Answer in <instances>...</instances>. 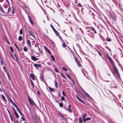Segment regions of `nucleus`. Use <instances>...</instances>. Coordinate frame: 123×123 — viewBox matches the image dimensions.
Listing matches in <instances>:
<instances>
[{"label":"nucleus","instance_id":"58","mask_svg":"<svg viewBox=\"0 0 123 123\" xmlns=\"http://www.w3.org/2000/svg\"><path fill=\"white\" fill-rule=\"evenodd\" d=\"M11 56L12 57H14V56H13V55L12 54H11Z\"/></svg>","mask_w":123,"mask_h":123},{"label":"nucleus","instance_id":"62","mask_svg":"<svg viewBox=\"0 0 123 123\" xmlns=\"http://www.w3.org/2000/svg\"><path fill=\"white\" fill-rule=\"evenodd\" d=\"M24 8H26V9H27V7H26V6H25L24 5Z\"/></svg>","mask_w":123,"mask_h":123},{"label":"nucleus","instance_id":"10","mask_svg":"<svg viewBox=\"0 0 123 123\" xmlns=\"http://www.w3.org/2000/svg\"><path fill=\"white\" fill-rule=\"evenodd\" d=\"M28 32L31 35L34 37H35L33 31H28Z\"/></svg>","mask_w":123,"mask_h":123},{"label":"nucleus","instance_id":"44","mask_svg":"<svg viewBox=\"0 0 123 123\" xmlns=\"http://www.w3.org/2000/svg\"><path fill=\"white\" fill-rule=\"evenodd\" d=\"M16 58V62H17L18 61V57H17V56H15Z\"/></svg>","mask_w":123,"mask_h":123},{"label":"nucleus","instance_id":"22","mask_svg":"<svg viewBox=\"0 0 123 123\" xmlns=\"http://www.w3.org/2000/svg\"><path fill=\"white\" fill-rule=\"evenodd\" d=\"M66 109L69 112H72V110L71 109V108H66Z\"/></svg>","mask_w":123,"mask_h":123},{"label":"nucleus","instance_id":"15","mask_svg":"<svg viewBox=\"0 0 123 123\" xmlns=\"http://www.w3.org/2000/svg\"><path fill=\"white\" fill-rule=\"evenodd\" d=\"M91 118L90 117L86 118H85L83 119V121L85 122L86 121H87L88 120H89L91 119Z\"/></svg>","mask_w":123,"mask_h":123},{"label":"nucleus","instance_id":"5","mask_svg":"<svg viewBox=\"0 0 123 123\" xmlns=\"http://www.w3.org/2000/svg\"><path fill=\"white\" fill-rule=\"evenodd\" d=\"M83 91L84 92L85 95L87 98H89L90 99L92 98L84 90H83Z\"/></svg>","mask_w":123,"mask_h":123},{"label":"nucleus","instance_id":"60","mask_svg":"<svg viewBox=\"0 0 123 123\" xmlns=\"http://www.w3.org/2000/svg\"><path fill=\"white\" fill-rule=\"evenodd\" d=\"M1 63L2 65L3 63L2 62V61L1 60Z\"/></svg>","mask_w":123,"mask_h":123},{"label":"nucleus","instance_id":"2","mask_svg":"<svg viewBox=\"0 0 123 123\" xmlns=\"http://www.w3.org/2000/svg\"><path fill=\"white\" fill-rule=\"evenodd\" d=\"M110 18L112 19L113 21L115 22L117 19L115 14L113 12L111 13L110 14Z\"/></svg>","mask_w":123,"mask_h":123},{"label":"nucleus","instance_id":"56","mask_svg":"<svg viewBox=\"0 0 123 123\" xmlns=\"http://www.w3.org/2000/svg\"><path fill=\"white\" fill-rule=\"evenodd\" d=\"M62 76L63 77V78H64V79H65V76H64V75L63 74H62Z\"/></svg>","mask_w":123,"mask_h":123},{"label":"nucleus","instance_id":"50","mask_svg":"<svg viewBox=\"0 0 123 123\" xmlns=\"http://www.w3.org/2000/svg\"><path fill=\"white\" fill-rule=\"evenodd\" d=\"M21 118L22 119L23 121H25V119L23 117H21Z\"/></svg>","mask_w":123,"mask_h":123},{"label":"nucleus","instance_id":"57","mask_svg":"<svg viewBox=\"0 0 123 123\" xmlns=\"http://www.w3.org/2000/svg\"><path fill=\"white\" fill-rule=\"evenodd\" d=\"M37 48L38 49V50H39V51H40V49L39 47H38Z\"/></svg>","mask_w":123,"mask_h":123},{"label":"nucleus","instance_id":"8","mask_svg":"<svg viewBox=\"0 0 123 123\" xmlns=\"http://www.w3.org/2000/svg\"><path fill=\"white\" fill-rule=\"evenodd\" d=\"M28 18L29 21L32 25H33L34 24L33 23L32 21L31 18L29 15H28Z\"/></svg>","mask_w":123,"mask_h":123},{"label":"nucleus","instance_id":"16","mask_svg":"<svg viewBox=\"0 0 123 123\" xmlns=\"http://www.w3.org/2000/svg\"><path fill=\"white\" fill-rule=\"evenodd\" d=\"M66 75L68 77V78L69 79H71V76L69 74L67 73H66Z\"/></svg>","mask_w":123,"mask_h":123},{"label":"nucleus","instance_id":"54","mask_svg":"<svg viewBox=\"0 0 123 123\" xmlns=\"http://www.w3.org/2000/svg\"><path fill=\"white\" fill-rule=\"evenodd\" d=\"M89 35L91 37H93L94 35L93 34L92 35L90 36L89 34Z\"/></svg>","mask_w":123,"mask_h":123},{"label":"nucleus","instance_id":"35","mask_svg":"<svg viewBox=\"0 0 123 123\" xmlns=\"http://www.w3.org/2000/svg\"><path fill=\"white\" fill-rule=\"evenodd\" d=\"M10 48L12 52H13L14 50L10 46Z\"/></svg>","mask_w":123,"mask_h":123},{"label":"nucleus","instance_id":"23","mask_svg":"<svg viewBox=\"0 0 123 123\" xmlns=\"http://www.w3.org/2000/svg\"><path fill=\"white\" fill-rule=\"evenodd\" d=\"M31 84L32 86V87L33 88L34 87V83H33V81L31 80Z\"/></svg>","mask_w":123,"mask_h":123},{"label":"nucleus","instance_id":"52","mask_svg":"<svg viewBox=\"0 0 123 123\" xmlns=\"http://www.w3.org/2000/svg\"><path fill=\"white\" fill-rule=\"evenodd\" d=\"M98 53L101 56H102V55L101 54V53L99 52H98Z\"/></svg>","mask_w":123,"mask_h":123},{"label":"nucleus","instance_id":"34","mask_svg":"<svg viewBox=\"0 0 123 123\" xmlns=\"http://www.w3.org/2000/svg\"><path fill=\"white\" fill-rule=\"evenodd\" d=\"M62 46L63 47H65L66 46V45L65 43H62Z\"/></svg>","mask_w":123,"mask_h":123},{"label":"nucleus","instance_id":"63","mask_svg":"<svg viewBox=\"0 0 123 123\" xmlns=\"http://www.w3.org/2000/svg\"><path fill=\"white\" fill-rule=\"evenodd\" d=\"M6 74H7V76H9V74H8V73H6Z\"/></svg>","mask_w":123,"mask_h":123},{"label":"nucleus","instance_id":"13","mask_svg":"<svg viewBox=\"0 0 123 123\" xmlns=\"http://www.w3.org/2000/svg\"><path fill=\"white\" fill-rule=\"evenodd\" d=\"M76 97L77 99L80 102H81L83 103H84V102L82 101V99L80 98L79 97L77 96V95H76Z\"/></svg>","mask_w":123,"mask_h":123},{"label":"nucleus","instance_id":"1","mask_svg":"<svg viewBox=\"0 0 123 123\" xmlns=\"http://www.w3.org/2000/svg\"><path fill=\"white\" fill-rule=\"evenodd\" d=\"M113 67V70L115 73L117 74V76L118 78L120 79V76L117 68L115 67V66Z\"/></svg>","mask_w":123,"mask_h":123},{"label":"nucleus","instance_id":"19","mask_svg":"<svg viewBox=\"0 0 123 123\" xmlns=\"http://www.w3.org/2000/svg\"><path fill=\"white\" fill-rule=\"evenodd\" d=\"M23 50L25 52H27V47L25 46L23 47Z\"/></svg>","mask_w":123,"mask_h":123},{"label":"nucleus","instance_id":"33","mask_svg":"<svg viewBox=\"0 0 123 123\" xmlns=\"http://www.w3.org/2000/svg\"><path fill=\"white\" fill-rule=\"evenodd\" d=\"M0 9L1 11L3 13H4V11L3 10V8L2 7H1V8H0Z\"/></svg>","mask_w":123,"mask_h":123},{"label":"nucleus","instance_id":"45","mask_svg":"<svg viewBox=\"0 0 123 123\" xmlns=\"http://www.w3.org/2000/svg\"><path fill=\"white\" fill-rule=\"evenodd\" d=\"M40 79L41 80H42V81H43V77L42 76H40Z\"/></svg>","mask_w":123,"mask_h":123},{"label":"nucleus","instance_id":"28","mask_svg":"<svg viewBox=\"0 0 123 123\" xmlns=\"http://www.w3.org/2000/svg\"><path fill=\"white\" fill-rule=\"evenodd\" d=\"M79 120L80 123H82V119L80 117L79 118Z\"/></svg>","mask_w":123,"mask_h":123},{"label":"nucleus","instance_id":"43","mask_svg":"<svg viewBox=\"0 0 123 123\" xmlns=\"http://www.w3.org/2000/svg\"><path fill=\"white\" fill-rule=\"evenodd\" d=\"M65 98L63 96H62L61 97V99L62 100H65Z\"/></svg>","mask_w":123,"mask_h":123},{"label":"nucleus","instance_id":"14","mask_svg":"<svg viewBox=\"0 0 123 123\" xmlns=\"http://www.w3.org/2000/svg\"><path fill=\"white\" fill-rule=\"evenodd\" d=\"M54 82L55 86L56 87V88H57L58 86V85L56 82V80H54Z\"/></svg>","mask_w":123,"mask_h":123},{"label":"nucleus","instance_id":"30","mask_svg":"<svg viewBox=\"0 0 123 123\" xmlns=\"http://www.w3.org/2000/svg\"><path fill=\"white\" fill-rule=\"evenodd\" d=\"M106 40L108 42H110L111 41V39L109 38H106Z\"/></svg>","mask_w":123,"mask_h":123},{"label":"nucleus","instance_id":"38","mask_svg":"<svg viewBox=\"0 0 123 123\" xmlns=\"http://www.w3.org/2000/svg\"><path fill=\"white\" fill-rule=\"evenodd\" d=\"M46 50L50 54H51L50 51L48 49L46 48Z\"/></svg>","mask_w":123,"mask_h":123},{"label":"nucleus","instance_id":"47","mask_svg":"<svg viewBox=\"0 0 123 123\" xmlns=\"http://www.w3.org/2000/svg\"><path fill=\"white\" fill-rule=\"evenodd\" d=\"M78 6H79L80 7H82V5H81V4L79 3H78Z\"/></svg>","mask_w":123,"mask_h":123},{"label":"nucleus","instance_id":"31","mask_svg":"<svg viewBox=\"0 0 123 123\" xmlns=\"http://www.w3.org/2000/svg\"><path fill=\"white\" fill-rule=\"evenodd\" d=\"M51 58L52 60L53 61H54L55 60V59L54 58V56L53 55L51 56Z\"/></svg>","mask_w":123,"mask_h":123},{"label":"nucleus","instance_id":"21","mask_svg":"<svg viewBox=\"0 0 123 123\" xmlns=\"http://www.w3.org/2000/svg\"><path fill=\"white\" fill-rule=\"evenodd\" d=\"M14 45H15V47H16L17 49L18 52H19V51H20L19 50V49L18 46L15 43H14Z\"/></svg>","mask_w":123,"mask_h":123},{"label":"nucleus","instance_id":"9","mask_svg":"<svg viewBox=\"0 0 123 123\" xmlns=\"http://www.w3.org/2000/svg\"><path fill=\"white\" fill-rule=\"evenodd\" d=\"M13 110L14 111V114H15L16 116V117L17 119H18V118L19 117V115L17 113L15 110L14 108L13 109Z\"/></svg>","mask_w":123,"mask_h":123},{"label":"nucleus","instance_id":"42","mask_svg":"<svg viewBox=\"0 0 123 123\" xmlns=\"http://www.w3.org/2000/svg\"><path fill=\"white\" fill-rule=\"evenodd\" d=\"M12 14H14V9L13 7L12 9Z\"/></svg>","mask_w":123,"mask_h":123},{"label":"nucleus","instance_id":"40","mask_svg":"<svg viewBox=\"0 0 123 123\" xmlns=\"http://www.w3.org/2000/svg\"><path fill=\"white\" fill-rule=\"evenodd\" d=\"M59 105L60 107H62L63 106V104L62 103H59Z\"/></svg>","mask_w":123,"mask_h":123},{"label":"nucleus","instance_id":"20","mask_svg":"<svg viewBox=\"0 0 123 123\" xmlns=\"http://www.w3.org/2000/svg\"><path fill=\"white\" fill-rule=\"evenodd\" d=\"M48 88L49 90L53 92L54 90V89L53 88H52L50 86L48 87Z\"/></svg>","mask_w":123,"mask_h":123},{"label":"nucleus","instance_id":"32","mask_svg":"<svg viewBox=\"0 0 123 123\" xmlns=\"http://www.w3.org/2000/svg\"><path fill=\"white\" fill-rule=\"evenodd\" d=\"M2 98L4 100H6V98H5V97L4 95H2Z\"/></svg>","mask_w":123,"mask_h":123},{"label":"nucleus","instance_id":"27","mask_svg":"<svg viewBox=\"0 0 123 123\" xmlns=\"http://www.w3.org/2000/svg\"><path fill=\"white\" fill-rule=\"evenodd\" d=\"M58 114L60 116V117H62L63 118H64L63 116L59 112H58Z\"/></svg>","mask_w":123,"mask_h":123},{"label":"nucleus","instance_id":"18","mask_svg":"<svg viewBox=\"0 0 123 123\" xmlns=\"http://www.w3.org/2000/svg\"><path fill=\"white\" fill-rule=\"evenodd\" d=\"M91 30L92 31L94 32V33L95 34L97 33V32L95 29L93 27H91Z\"/></svg>","mask_w":123,"mask_h":123},{"label":"nucleus","instance_id":"17","mask_svg":"<svg viewBox=\"0 0 123 123\" xmlns=\"http://www.w3.org/2000/svg\"><path fill=\"white\" fill-rule=\"evenodd\" d=\"M27 45L28 44L30 47H31V44L30 41L28 40H27Z\"/></svg>","mask_w":123,"mask_h":123},{"label":"nucleus","instance_id":"61","mask_svg":"<svg viewBox=\"0 0 123 123\" xmlns=\"http://www.w3.org/2000/svg\"><path fill=\"white\" fill-rule=\"evenodd\" d=\"M0 91L1 92H2V89L1 88H0Z\"/></svg>","mask_w":123,"mask_h":123},{"label":"nucleus","instance_id":"11","mask_svg":"<svg viewBox=\"0 0 123 123\" xmlns=\"http://www.w3.org/2000/svg\"><path fill=\"white\" fill-rule=\"evenodd\" d=\"M31 58L32 60L34 61H36L38 60V59L36 57L32 55L31 56Z\"/></svg>","mask_w":123,"mask_h":123},{"label":"nucleus","instance_id":"64","mask_svg":"<svg viewBox=\"0 0 123 123\" xmlns=\"http://www.w3.org/2000/svg\"><path fill=\"white\" fill-rule=\"evenodd\" d=\"M3 69H4V70H5V69H5V67L4 66H3Z\"/></svg>","mask_w":123,"mask_h":123},{"label":"nucleus","instance_id":"26","mask_svg":"<svg viewBox=\"0 0 123 123\" xmlns=\"http://www.w3.org/2000/svg\"><path fill=\"white\" fill-rule=\"evenodd\" d=\"M11 8H10V7H9L7 11V13H10V11H11Z\"/></svg>","mask_w":123,"mask_h":123},{"label":"nucleus","instance_id":"55","mask_svg":"<svg viewBox=\"0 0 123 123\" xmlns=\"http://www.w3.org/2000/svg\"><path fill=\"white\" fill-rule=\"evenodd\" d=\"M20 113V114L22 116H23V115L22 113L21 112V111H20L19 112Z\"/></svg>","mask_w":123,"mask_h":123},{"label":"nucleus","instance_id":"51","mask_svg":"<svg viewBox=\"0 0 123 123\" xmlns=\"http://www.w3.org/2000/svg\"><path fill=\"white\" fill-rule=\"evenodd\" d=\"M6 1L7 3L8 4H9V2L8 1V0H6Z\"/></svg>","mask_w":123,"mask_h":123},{"label":"nucleus","instance_id":"48","mask_svg":"<svg viewBox=\"0 0 123 123\" xmlns=\"http://www.w3.org/2000/svg\"><path fill=\"white\" fill-rule=\"evenodd\" d=\"M55 71L57 73H58V70L57 69H56V68H55Z\"/></svg>","mask_w":123,"mask_h":123},{"label":"nucleus","instance_id":"37","mask_svg":"<svg viewBox=\"0 0 123 123\" xmlns=\"http://www.w3.org/2000/svg\"><path fill=\"white\" fill-rule=\"evenodd\" d=\"M22 30L21 29L19 31V33L20 34H22Z\"/></svg>","mask_w":123,"mask_h":123},{"label":"nucleus","instance_id":"12","mask_svg":"<svg viewBox=\"0 0 123 123\" xmlns=\"http://www.w3.org/2000/svg\"><path fill=\"white\" fill-rule=\"evenodd\" d=\"M30 75L31 77V79L33 80H35V77L34 74H33L31 73L30 74Z\"/></svg>","mask_w":123,"mask_h":123},{"label":"nucleus","instance_id":"4","mask_svg":"<svg viewBox=\"0 0 123 123\" xmlns=\"http://www.w3.org/2000/svg\"><path fill=\"white\" fill-rule=\"evenodd\" d=\"M107 56L109 61L110 62L112 67H113L114 66H115L116 65H115L114 62L111 57L108 55H107Z\"/></svg>","mask_w":123,"mask_h":123},{"label":"nucleus","instance_id":"24","mask_svg":"<svg viewBox=\"0 0 123 123\" xmlns=\"http://www.w3.org/2000/svg\"><path fill=\"white\" fill-rule=\"evenodd\" d=\"M86 116V113H83L82 115V117L83 120L85 119V118Z\"/></svg>","mask_w":123,"mask_h":123},{"label":"nucleus","instance_id":"6","mask_svg":"<svg viewBox=\"0 0 123 123\" xmlns=\"http://www.w3.org/2000/svg\"><path fill=\"white\" fill-rule=\"evenodd\" d=\"M55 33V34H56V35L57 36H58L60 38V39L61 40V39H62V38L60 36L58 32L57 31H56V30L54 31Z\"/></svg>","mask_w":123,"mask_h":123},{"label":"nucleus","instance_id":"7","mask_svg":"<svg viewBox=\"0 0 123 123\" xmlns=\"http://www.w3.org/2000/svg\"><path fill=\"white\" fill-rule=\"evenodd\" d=\"M34 66L37 69L38 68V67H41V64H34Z\"/></svg>","mask_w":123,"mask_h":123},{"label":"nucleus","instance_id":"36","mask_svg":"<svg viewBox=\"0 0 123 123\" xmlns=\"http://www.w3.org/2000/svg\"><path fill=\"white\" fill-rule=\"evenodd\" d=\"M62 68L63 70L64 71H67V69L64 67H62Z\"/></svg>","mask_w":123,"mask_h":123},{"label":"nucleus","instance_id":"59","mask_svg":"<svg viewBox=\"0 0 123 123\" xmlns=\"http://www.w3.org/2000/svg\"><path fill=\"white\" fill-rule=\"evenodd\" d=\"M16 108L17 109V110L19 111V112L20 111L19 110L18 108Z\"/></svg>","mask_w":123,"mask_h":123},{"label":"nucleus","instance_id":"49","mask_svg":"<svg viewBox=\"0 0 123 123\" xmlns=\"http://www.w3.org/2000/svg\"><path fill=\"white\" fill-rule=\"evenodd\" d=\"M58 95L59 97H60L61 96V93L60 92H58Z\"/></svg>","mask_w":123,"mask_h":123},{"label":"nucleus","instance_id":"25","mask_svg":"<svg viewBox=\"0 0 123 123\" xmlns=\"http://www.w3.org/2000/svg\"><path fill=\"white\" fill-rule=\"evenodd\" d=\"M22 39V37L21 36H20L18 38V40L19 41H21Z\"/></svg>","mask_w":123,"mask_h":123},{"label":"nucleus","instance_id":"53","mask_svg":"<svg viewBox=\"0 0 123 123\" xmlns=\"http://www.w3.org/2000/svg\"><path fill=\"white\" fill-rule=\"evenodd\" d=\"M37 93L38 95H40V93L38 91H37Z\"/></svg>","mask_w":123,"mask_h":123},{"label":"nucleus","instance_id":"39","mask_svg":"<svg viewBox=\"0 0 123 123\" xmlns=\"http://www.w3.org/2000/svg\"><path fill=\"white\" fill-rule=\"evenodd\" d=\"M50 25L54 31L55 30L53 25Z\"/></svg>","mask_w":123,"mask_h":123},{"label":"nucleus","instance_id":"29","mask_svg":"<svg viewBox=\"0 0 123 123\" xmlns=\"http://www.w3.org/2000/svg\"><path fill=\"white\" fill-rule=\"evenodd\" d=\"M13 105H14L15 107L17 108L16 107V105L15 104L13 101H11V102H10Z\"/></svg>","mask_w":123,"mask_h":123},{"label":"nucleus","instance_id":"46","mask_svg":"<svg viewBox=\"0 0 123 123\" xmlns=\"http://www.w3.org/2000/svg\"><path fill=\"white\" fill-rule=\"evenodd\" d=\"M62 94L63 96H65V97L66 96V95L64 93V91H63L62 92Z\"/></svg>","mask_w":123,"mask_h":123},{"label":"nucleus","instance_id":"3","mask_svg":"<svg viewBox=\"0 0 123 123\" xmlns=\"http://www.w3.org/2000/svg\"><path fill=\"white\" fill-rule=\"evenodd\" d=\"M28 101L30 105L33 106L34 105L35 107L37 106V105L29 97H28Z\"/></svg>","mask_w":123,"mask_h":123},{"label":"nucleus","instance_id":"41","mask_svg":"<svg viewBox=\"0 0 123 123\" xmlns=\"http://www.w3.org/2000/svg\"><path fill=\"white\" fill-rule=\"evenodd\" d=\"M8 100L10 102H11V101H12V100L11 99V98L9 97H8Z\"/></svg>","mask_w":123,"mask_h":123}]
</instances>
